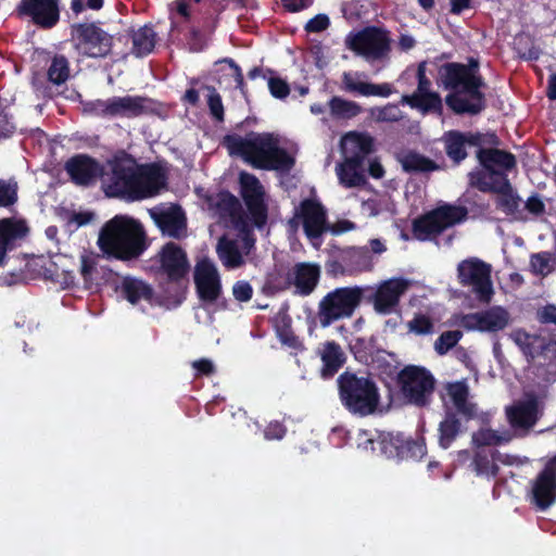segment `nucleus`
Masks as SVG:
<instances>
[{
    "label": "nucleus",
    "mask_w": 556,
    "mask_h": 556,
    "mask_svg": "<svg viewBox=\"0 0 556 556\" xmlns=\"http://www.w3.org/2000/svg\"><path fill=\"white\" fill-rule=\"evenodd\" d=\"M477 160L483 169L468 174L469 185L484 193H496V207L514 216L519 211L520 197L514 191L508 173L516 169V156L501 149H480Z\"/></svg>",
    "instance_id": "obj_1"
},
{
    "label": "nucleus",
    "mask_w": 556,
    "mask_h": 556,
    "mask_svg": "<svg viewBox=\"0 0 556 556\" xmlns=\"http://www.w3.org/2000/svg\"><path fill=\"white\" fill-rule=\"evenodd\" d=\"M222 146L230 156L241 157L257 169L289 172L294 165V159L279 147L278 139L270 132L250 131L244 137L228 134Z\"/></svg>",
    "instance_id": "obj_2"
},
{
    "label": "nucleus",
    "mask_w": 556,
    "mask_h": 556,
    "mask_svg": "<svg viewBox=\"0 0 556 556\" xmlns=\"http://www.w3.org/2000/svg\"><path fill=\"white\" fill-rule=\"evenodd\" d=\"M439 81L451 92L445 103L455 114L478 115L486 108L485 94L481 88L485 86L481 75H473L464 63L448 62L439 68Z\"/></svg>",
    "instance_id": "obj_3"
},
{
    "label": "nucleus",
    "mask_w": 556,
    "mask_h": 556,
    "mask_svg": "<svg viewBox=\"0 0 556 556\" xmlns=\"http://www.w3.org/2000/svg\"><path fill=\"white\" fill-rule=\"evenodd\" d=\"M97 244L105 255L121 261L138 258L148 248L142 224L127 215H115L108 220Z\"/></svg>",
    "instance_id": "obj_4"
},
{
    "label": "nucleus",
    "mask_w": 556,
    "mask_h": 556,
    "mask_svg": "<svg viewBox=\"0 0 556 556\" xmlns=\"http://www.w3.org/2000/svg\"><path fill=\"white\" fill-rule=\"evenodd\" d=\"M446 393L452 403L444 404V417L438 427L439 446L447 450L465 431L463 422H468L478 416L477 404L469 400V387L466 381H455L446 384Z\"/></svg>",
    "instance_id": "obj_5"
},
{
    "label": "nucleus",
    "mask_w": 556,
    "mask_h": 556,
    "mask_svg": "<svg viewBox=\"0 0 556 556\" xmlns=\"http://www.w3.org/2000/svg\"><path fill=\"white\" fill-rule=\"evenodd\" d=\"M337 386L340 402L351 415L364 418L378 412L381 396L369 375L345 370L337 378Z\"/></svg>",
    "instance_id": "obj_6"
},
{
    "label": "nucleus",
    "mask_w": 556,
    "mask_h": 556,
    "mask_svg": "<svg viewBox=\"0 0 556 556\" xmlns=\"http://www.w3.org/2000/svg\"><path fill=\"white\" fill-rule=\"evenodd\" d=\"M364 298V289L358 286L341 287L328 292L318 304V319L321 327L351 318Z\"/></svg>",
    "instance_id": "obj_7"
},
{
    "label": "nucleus",
    "mask_w": 556,
    "mask_h": 556,
    "mask_svg": "<svg viewBox=\"0 0 556 556\" xmlns=\"http://www.w3.org/2000/svg\"><path fill=\"white\" fill-rule=\"evenodd\" d=\"M71 41L78 55L90 59H104L113 48V36L94 22L73 24Z\"/></svg>",
    "instance_id": "obj_8"
},
{
    "label": "nucleus",
    "mask_w": 556,
    "mask_h": 556,
    "mask_svg": "<svg viewBox=\"0 0 556 556\" xmlns=\"http://www.w3.org/2000/svg\"><path fill=\"white\" fill-rule=\"evenodd\" d=\"M396 384L409 403L418 407H425L430 402L435 380L427 368L417 365H406L397 372Z\"/></svg>",
    "instance_id": "obj_9"
},
{
    "label": "nucleus",
    "mask_w": 556,
    "mask_h": 556,
    "mask_svg": "<svg viewBox=\"0 0 556 556\" xmlns=\"http://www.w3.org/2000/svg\"><path fill=\"white\" fill-rule=\"evenodd\" d=\"M491 274V264L478 257H468L457 265L459 285L471 288L476 299L485 304L491 302L494 294Z\"/></svg>",
    "instance_id": "obj_10"
},
{
    "label": "nucleus",
    "mask_w": 556,
    "mask_h": 556,
    "mask_svg": "<svg viewBox=\"0 0 556 556\" xmlns=\"http://www.w3.org/2000/svg\"><path fill=\"white\" fill-rule=\"evenodd\" d=\"M137 164L127 159L110 162V173L103 175V190L109 198L135 201Z\"/></svg>",
    "instance_id": "obj_11"
},
{
    "label": "nucleus",
    "mask_w": 556,
    "mask_h": 556,
    "mask_svg": "<svg viewBox=\"0 0 556 556\" xmlns=\"http://www.w3.org/2000/svg\"><path fill=\"white\" fill-rule=\"evenodd\" d=\"M444 151L454 166H459L467 157V147L484 149V144L497 143L495 134H482L480 131H460L456 129L445 131L441 137Z\"/></svg>",
    "instance_id": "obj_12"
},
{
    "label": "nucleus",
    "mask_w": 556,
    "mask_h": 556,
    "mask_svg": "<svg viewBox=\"0 0 556 556\" xmlns=\"http://www.w3.org/2000/svg\"><path fill=\"white\" fill-rule=\"evenodd\" d=\"M389 31L377 26H367L346 37L350 50L367 60H380L390 52Z\"/></svg>",
    "instance_id": "obj_13"
},
{
    "label": "nucleus",
    "mask_w": 556,
    "mask_h": 556,
    "mask_svg": "<svg viewBox=\"0 0 556 556\" xmlns=\"http://www.w3.org/2000/svg\"><path fill=\"white\" fill-rule=\"evenodd\" d=\"M303 226V231L312 245L319 249L323 243V235L328 231L327 210L316 199L301 201L295 214Z\"/></svg>",
    "instance_id": "obj_14"
},
{
    "label": "nucleus",
    "mask_w": 556,
    "mask_h": 556,
    "mask_svg": "<svg viewBox=\"0 0 556 556\" xmlns=\"http://www.w3.org/2000/svg\"><path fill=\"white\" fill-rule=\"evenodd\" d=\"M371 450H379L380 454L389 459L403 460L420 458L426 452V446L415 440H404L400 435L379 433L377 439H368Z\"/></svg>",
    "instance_id": "obj_15"
},
{
    "label": "nucleus",
    "mask_w": 556,
    "mask_h": 556,
    "mask_svg": "<svg viewBox=\"0 0 556 556\" xmlns=\"http://www.w3.org/2000/svg\"><path fill=\"white\" fill-rule=\"evenodd\" d=\"M240 194L244 201L252 223L262 228L268 218V207L265 203V192L260 180L252 174H240Z\"/></svg>",
    "instance_id": "obj_16"
},
{
    "label": "nucleus",
    "mask_w": 556,
    "mask_h": 556,
    "mask_svg": "<svg viewBox=\"0 0 556 556\" xmlns=\"http://www.w3.org/2000/svg\"><path fill=\"white\" fill-rule=\"evenodd\" d=\"M198 298L204 303H214L222 294V280L214 262L208 257L199 260L193 270Z\"/></svg>",
    "instance_id": "obj_17"
},
{
    "label": "nucleus",
    "mask_w": 556,
    "mask_h": 556,
    "mask_svg": "<svg viewBox=\"0 0 556 556\" xmlns=\"http://www.w3.org/2000/svg\"><path fill=\"white\" fill-rule=\"evenodd\" d=\"M528 500L540 511L556 502V458L548 460L532 481Z\"/></svg>",
    "instance_id": "obj_18"
},
{
    "label": "nucleus",
    "mask_w": 556,
    "mask_h": 556,
    "mask_svg": "<svg viewBox=\"0 0 556 556\" xmlns=\"http://www.w3.org/2000/svg\"><path fill=\"white\" fill-rule=\"evenodd\" d=\"M510 323L508 311L502 306L465 314L460 318V326L467 331L495 333L504 330Z\"/></svg>",
    "instance_id": "obj_19"
},
{
    "label": "nucleus",
    "mask_w": 556,
    "mask_h": 556,
    "mask_svg": "<svg viewBox=\"0 0 556 556\" xmlns=\"http://www.w3.org/2000/svg\"><path fill=\"white\" fill-rule=\"evenodd\" d=\"M135 201L156 197L167 188V174L156 164L137 165Z\"/></svg>",
    "instance_id": "obj_20"
},
{
    "label": "nucleus",
    "mask_w": 556,
    "mask_h": 556,
    "mask_svg": "<svg viewBox=\"0 0 556 556\" xmlns=\"http://www.w3.org/2000/svg\"><path fill=\"white\" fill-rule=\"evenodd\" d=\"M157 258L160 271L166 275L170 282L184 280L190 270L186 251L175 242L165 243L157 253Z\"/></svg>",
    "instance_id": "obj_21"
},
{
    "label": "nucleus",
    "mask_w": 556,
    "mask_h": 556,
    "mask_svg": "<svg viewBox=\"0 0 556 556\" xmlns=\"http://www.w3.org/2000/svg\"><path fill=\"white\" fill-rule=\"evenodd\" d=\"M17 12L42 29H51L60 21L59 0H21Z\"/></svg>",
    "instance_id": "obj_22"
},
{
    "label": "nucleus",
    "mask_w": 556,
    "mask_h": 556,
    "mask_svg": "<svg viewBox=\"0 0 556 556\" xmlns=\"http://www.w3.org/2000/svg\"><path fill=\"white\" fill-rule=\"evenodd\" d=\"M64 169L77 186H90L98 177H103L104 169L99 161L88 154H75L70 157Z\"/></svg>",
    "instance_id": "obj_23"
},
{
    "label": "nucleus",
    "mask_w": 556,
    "mask_h": 556,
    "mask_svg": "<svg viewBox=\"0 0 556 556\" xmlns=\"http://www.w3.org/2000/svg\"><path fill=\"white\" fill-rule=\"evenodd\" d=\"M408 286V281L403 278H391L380 283L372 296L375 311L382 315L394 312Z\"/></svg>",
    "instance_id": "obj_24"
},
{
    "label": "nucleus",
    "mask_w": 556,
    "mask_h": 556,
    "mask_svg": "<svg viewBox=\"0 0 556 556\" xmlns=\"http://www.w3.org/2000/svg\"><path fill=\"white\" fill-rule=\"evenodd\" d=\"M506 417L514 429L528 430L539 420V401L534 394L506 407Z\"/></svg>",
    "instance_id": "obj_25"
},
{
    "label": "nucleus",
    "mask_w": 556,
    "mask_h": 556,
    "mask_svg": "<svg viewBox=\"0 0 556 556\" xmlns=\"http://www.w3.org/2000/svg\"><path fill=\"white\" fill-rule=\"evenodd\" d=\"M28 231L24 219L14 217L0 219V267L7 263V253L15 249L16 242L23 240Z\"/></svg>",
    "instance_id": "obj_26"
},
{
    "label": "nucleus",
    "mask_w": 556,
    "mask_h": 556,
    "mask_svg": "<svg viewBox=\"0 0 556 556\" xmlns=\"http://www.w3.org/2000/svg\"><path fill=\"white\" fill-rule=\"evenodd\" d=\"M151 217L164 235L180 238L187 227L186 215L179 205H174L161 212L151 211Z\"/></svg>",
    "instance_id": "obj_27"
},
{
    "label": "nucleus",
    "mask_w": 556,
    "mask_h": 556,
    "mask_svg": "<svg viewBox=\"0 0 556 556\" xmlns=\"http://www.w3.org/2000/svg\"><path fill=\"white\" fill-rule=\"evenodd\" d=\"M154 102L140 96L112 97L113 117H137L153 112Z\"/></svg>",
    "instance_id": "obj_28"
},
{
    "label": "nucleus",
    "mask_w": 556,
    "mask_h": 556,
    "mask_svg": "<svg viewBox=\"0 0 556 556\" xmlns=\"http://www.w3.org/2000/svg\"><path fill=\"white\" fill-rule=\"evenodd\" d=\"M362 74L344 72L342 75L343 89L349 92H356L364 97H382L388 98L393 93V87L389 83L372 84L367 81L356 80Z\"/></svg>",
    "instance_id": "obj_29"
},
{
    "label": "nucleus",
    "mask_w": 556,
    "mask_h": 556,
    "mask_svg": "<svg viewBox=\"0 0 556 556\" xmlns=\"http://www.w3.org/2000/svg\"><path fill=\"white\" fill-rule=\"evenodd\" d=\"M344 157H358L364 163L365 159L374 152V138L364 132L351 131L341 140Z\"/></svg>",
    "instance_id": "obj_30"
},
{
    "label": "nucleus",
    "mask_w": 556,
    "mask_h": 556,
    "mask_svg": "<svg viewBox=\"0 0 556 556\" xmlns=\"http://www.w3.org/2000/svg\"><path fill=\"white\" fill-rule=\"evenodd\" d=\"M510 339L521 350L527 358L534 359L544 354L552 342L536 334H530L523 329H516L509 334Z\"/></svg>",
    "instance_id": "obj_31"
},
{
    "label": "nucleus",
    "mask_w": 556,
    "mask_h": 556,
    "mask_svg": "<svg viewBox=\"0 0 556 556\" xmlns=\"http://www.w3.org/2000/svg\"><path fill=\"white\" fill-rule=\"evenodd\" d=\"M293 274V285L296 288V292L302 296H307L315 290L318 283L320 269L315 264L300 263L295 265Z\"/></svg>",
    "instance_id": "obj_32"
},
{
    "label": "nucleus",
    "mask_w": 556,
    "mask_h": 556,
    "mask_svg": "<svg viewBox=\"0 0 556 556\" xmlns=\"http://www.w3.org/2000/svg\"><path fill=\"white\" fill-rule=\"evenodd\" d=\"M442 232L467 220L468 208L464 205L442 203L431 210Z\"/></svg>",
    "instance_id": "obj_33"
},
{
    "label": "nucleus",
    "mask_w": 556,
    "mask_h": 556,
    "mask_svg": "<svg viewBox=\"0 0 556 556\" xmlns=\"http://www.w3.org/2000/svg\"><path fill=\"white\" fill-rule=\"evenodd\" d=\"M216 254L226 269H236L243 266L245 263L238 242L226 236L218 239Z\"/></svg>",
    "instance_id": "obj_34"
},
{
    "label": "nucleus",
    "mask_w": 556,
    "mask_h": 556,
    "mask_svg": "<svg viewBox=\"0 0 556 556\" xmlns=\"http://www.w3.org/2000/svg\"><path fill=\"white\" fill-rule=\"evenodd\" d=\"M399 162L403 170L408 174L431 173L441 168L433 160L413 150L399 154Z\"/></svg>",
    "instance_id": "obj_35"
},
{
    "label": "nucleus",
    "mask_w": 556,
    "mask_h": 556,
    "mask_svg": "<svg viewBox=\"0 0 556 556\" xmlns=\"http://www.w3.org/2000/svg\"><path fill=\"white\" fill-rule=\"evenodd\" d=\"M121 293L131 304H137L141 300L151 303L153 300L154 290L143 280L132 277H125L121 283Z\"/></svg>",
    "instance_id": "obj_36"
},
{
    "label": "nucleus",
    "mask_w": 556,
    "mask_h": 556,
    "mask_svg": "<svg viewBox=\"0 0 556 556\" xmlns=\"http://www.w3.org/2000/svg\"><path fill=\"white\" fill-rule=\"evenodd\" d=\"M363 164L358 157H345L342 164H339L337 174L340 182L346 188L361 187L366 182L362 173Z\"/></svg>",
    "instance_id": "obj_37"
},
{
    "label": "nucleus",
    "mask_w": 556,
    "mask_h": 556,
    "mask_svg": "<svg viewBox=\"0 0 556 556\" xmlns=\"http://www.w3.org/2000/svg\"><path fill=\"white\" fill-rule=\"evenodd\" d=\"M321 377L332 378L345 363V355L339 343L329 341L324 345L321 354Z\"/></svg>",
    "instance_id": "obj_38"
},
{
    "label": "nucleus",
    "mask_w": 556,
    "mask_h": 556,
    "mask_svg": "<svg viewBox=\"0 0 556 556\" xmlns=\"http://www.w3.org/2000/svg\"><path fill=\"white\" fill-rule=\"evenodd\" d=\"M156 37L157 35L152 25L147 24L137 30H131L132 54L137 58L149 55L155 48Z\"/></svg>",
    "instance_id": "obj_39"
},
{
    "label": "nucleus",
    "mask_w": 556,
    "mask_h": 556,
    "mask_svg": "<svg viewBox=\"0 0 556 556\" xmlns=\"http://www.w3.org/2000/svg\"><path fill=\"white\" fill-rule=\"evenodd\" d=\"M222 217H228L235 224L243 223V210L239 199L227 190L217 193L213 203Z\"/></svg>",
    "instance_id": "obj_40"
},
{
    "label": "nucleus",
    "mask_w": 556,
    "mask_h": 556,
    "mask_svg": "<svg viewBox=\"0 0 556 556\" xmlns=\"http://www.w3.org/2000/svg\"><path fill=\"white\" fill-rule=\"evenodd\" d=\"M412 232L418 241H430L443 233L431 211L413 220Z\"/></svg>",
    "instance_id": "obj_41"
},
{
    "label": "nucleus",
    "mask_w": 556,
    "mask_h": 556,
    "mask_svg": "<svg viewBox=\"0 0 556 556\" xmlns=\"http://www.w3.org/2000/svg\"><path fill=\"white\" fill-rule=\"evenodd\" d=\"M402 101L410 108L419 109L424 112L441 110L442 108L441 97L437 92L405 94Z\"/></svg>",
    "instance_id": "obj_42"
},
{
    "label": "nucleus",
    "mask_w": 556,
    "mask_h": 556,
    "mask_svg": "<svg viewBox=\"0 0 556 556\" xmlns=\"http://www.w3.org/2000/svg\"><path fill=\"white\" fill-rule=\"evenodd\" d=\"M71 76L68 59L64 54H54L47 71L48 80L60 86L65 84Z\"/></svg>",
    "instance_id": "obj_43"
},
{
    "label": "nucleus",
    "mask_w": 556,
    "mask_h": 556,
    "mask_svg": "<svg viewBox=\"0 0 556 556\" xmlns=\"http://www.w3.org/2000/svg\"><path fill=\"white\" fill-rule=\"evenodd\" d=\"M497 454L498 452L491 454L484 451L476 452L472 465L477 475L495 478L500 471L498 466L495 464V456Z\"/></svg>",
    "instance_id": "obj_44"
},
{
    "label": "nucleus",
    "mask_w": 556,
    "mask_h": 556,
    "mask_svg": "<svg viewBox=\"0 0 556 556\" xmlns=\"http://www.w3.org/2000/svg\"><path fill=\"white\" fill-rule=\"evenodd\" d=\"M330 113L337 118H351L359 114L361 106L340 97H332L329 101Z\"/></svg>",
    "instance_id": "obj_45"
},
{
    "label": "nucleus",
    "mask_w": 556,
    "mask_h": 556,
    "mask_svg": "<svg viewBox=\"0 0 556 556\" xmlns=\"http://www.w3.org/2000/svg\"><path fill=\"white\" fill-rule=\"evenodd\" d=\"M83 113L96 117H113L112 98L83 101Z\"/></svg>",
    "instance_id": "obj_46"
},
{
    "label": "nucleus",
    "mask_w": 556,
    "mask_h": 556,
    "mask_svg": "<svg viewBox=\"0 0 556 556\" xmlns=\"http://www.w3.org/2000/svg\"><path fill=\"white\" fill-rule=\"evenodd\" d=\"M277 337L280 340L281 344L287 345L288 348L298 350L301 348V342L299 338L294 334L291 327V319L289 316H285L281 319V324L276 327Z\"/></svg>",
    "instance_id": "obj_47"
},
{
    "label": "nucleus",
    "mask_w": 556,
    "mask_h": 556,
    "mask_svg": "<svg viewBox=\"0 0 556 556\" xmlns=\"http://www.w3.org/2000/svg\"><path fill=\"white\" fill-rule=\"evenodd\" d=\"M463 332L459 330H447L442 332L434 342V350L439 355L446 354L462 339Z\"/></svg>",
    "instance_id": "obj_48"
},
{
    "label": "nucleus",
    "mask_w": 556,
    "mask_h": 556,
    "mask_svg": "<svg viewBox=\"0 0 556 556\" xmlns=\"http://www.w3.org/2000/svg\"><path fill=\"white\" fill-rule=\"evenodd\" d=\"M98 260L93 254L84 253L80 255V275L86 288H90L93 282V274L97 271Z\"/></svg>",
    "instance_id": "obj_49"
},
{
    "label": "nucleus",
    "mask_w": 556,
    "mask_h": 556,
    "mask_svg": "<svg viewBox=\"0 0 556 556\" xmlns=\"http://www.w3.org/2000/svg\"><path fill=\"white\" fill-rule=\"evenodd\" d=\"M506 441V439L492 429H480L472 435V442L477 446H493Z\"/></svg>",
    "instance_id": "obj_50"
},
{
    "label": "nucleus",
    "mask_w": 556,
    "mask_h": 556,
    "mask_svg": "<svg viewBox=\"0 0 556 556\" xmlns=\"http://www.w3.org/2000/svg\"><path fill=\"white\" fill-rule=\"evenodd\" d=\"M205 89L210 91L207 97V106L212 117L217 122H223L225 117V111L220 94L213 86H205Z\"/></svg>",
    "instance_id": "obj_51"
},
{
    "label": "nucleus",
    "mask_w": 556,
    "mask_h": 556,
    "mask_svg": "<svg viewBox=\"0 0 556 556\" xmlns=\"http://www.w3.org/2000/svg\"><path fill=\"white\" fill-rule=\"evenodd\" d=\"M17 201V186L0 179V207H9Z\"/></svg>",
    "instance_id": "obj_52"
},
{
    "label": "nucleus",
    "mask_w": 556,
    "mask_h": 556,
    "mask_svg": "<svg viewBox=\"0 0 556 556\" xmlns=\"http://www.w3.org/2000/svg\"><path fill=\"white\" fill-rule=\"evenodd\" d=\"M408 328L416 334H429L433 330V323L424 314H417L409 323Z\"/></svg>",
    "instance_id": "obj_53"
},
{
    "label": "nucleus",
    "mask_w": 556,
    "mask_h": 556,
    "mask_svg": "<svg viewBox=\"0 0 556 556\" xmlns=\"http://www.w3.org/2000/svg\"><path fill=\"white\" fill-rule=\"evenodd\" d=\"M549 262L548 252L535 253L531 256L530 266L535 274L545 275L549 271Z\"/></svg>",
    "instance_id": "obj_54"
},
{
    "label": "nucleus",
    "mask_w": 556,
    "mask_h": 556,
    "mask_svg": "<svg viewBox=\"0 0 556 556\" xmlns=\"http://www.w3.org/2000/svg\"><path fill=\"white\" fill-rule=\"evenodd\" d=\"M270 94L277 99H285L290 93L288 83L279 77H271L268 80Z\"/></svg>",
    "instance_id": "obj_55"
},
{
    "label": "nucleus",
    "mask_w": 556,
    "mask_h": 556,
    "mask_svg": "<svg viewBox=\"0 0 556 556\" xmlns=\"http://www.w3.org/2000/svg\"><path fill=\"white\" fill-rule=\"evenodd\" d=\"M233 298L239 302H249L253 296V288L245 280H239L232 286Z\"/></svg>",
    "instance_id": "obj_56"
},
{
    "label": "nucleus",
    "mask_w": 556,
    "mask_h": 556,
    "mask_svg": "<svg viewBox=\"0 0 556 556\" xmlns=\"http://www.w3.org/2000/svg\"><path fill=\"white\" fill-rule=\"evenodd\" d=\"M104 0H72L71 10L74 14L78 15L86 9L99 11L103 8Z\"/></svg>",
    "instance_id": "obj_57"
},
{
    "label": "nucleus",
    "mask_w": 556,
    "mask_h": 556,
    "mask_svg": "<svg viewBox=\"0 0 556 556\" xmlns=\"http://www.w3.org/2000/svg\"><path fill=\"white\" fill-rule=\"evenodd\" d=\"M330 25V20L326 14H317L305 24L304 29L307 33H320L326 30Z\"/></svg>",
    "instance_id": "obj_58"
},
{
    "label": "nucleus",
    "mask_w": 556,
    "mask_h": 556,
    "mask_svg": "<svg viewBox=\"0 0 556 556\" xmlns=\"http://www.w3.org/2000/svg\"><path fill=\"white\" fill-rule=\"evenodd\" d=\"M187 43L189 46L190 51L192 52H201L206 47L205 37L197 28L190 29L189 36L187 38Z\"/></svg>",
    "instance_id": "obj_59"
},
{
    "label": "nucleus",
    "mask_w": 556,
    "mask_h": 556,
    "mask_svg": "<svg viewBox=\"0 0 556 556\" xmlns=\"http://www.w3.org/2000/svg\"><path fill=\"white\" fill-rule=\"evenodd\" d=\"M287 428L280 421H271L265 428L264 434L268 440H280L286 435Z\"/></svg>",
    "instance_id": "obj_60"
},
{
    "label": "nucleus",
    "mask_w": 556,
    "mask_h": 556,
    "mask_svg": "<svg viewBox=\"0 0 556 556\" xmlns=\"http://www.w3.org/2000/svg\"><path fill=\"white\" fill-rule=\"evenodd\" d=\"M536 319L541 324H554L556 325V305L547 304L536 312Z\"/></svg>",
    "instance_id": "obj_61"
},
{
    "label": "nucleus",
    "mask_w": 556,
    "mask_h": 556,
    "mask_svg": "<svg viewBox=\"0 0 556 556\" xmlns=\"http://www.w3.org/2000/svg\"><path fill=\"white\" fill-rule=\"evenodd\" d=\"M417 79H418V86L417 90L414 93H424V92H431V81L426 75V63L421 62L419 63L417 67Z\"/></svg>",
    "instance_id": "obj_62"
},
{
    "label": "nucleus",
    "mask_w": 556,
    "mask_h": 556,
    "mask_svg": "<svg viewBox=\"0 0 556 556\" xmlns=\"http://www.w3.org/2000/svg\"><path fill=\"white\" fill-rule=\"evenodd\" d=\"M220 62L228 64V66L232 71V77L235 79L236 87L240 90H243L245 87V83L241 67L231 58H225Z\"/></svg>",
    "instance_id": "obj_63"
},
{
    "label": "nucleus",
    "mask_w": 556,
    "mask_h": 556,
    "mask_svg": "<svg viewBox=\"0 0 556 556\" xmlns=\"http://www.w3.org/2000/svg\"><path fill=\"white\" fill-rule=\"evenodd\" d=\"M192 367L197 371V376H211L215 371L214 364L207 358H200L192 363Z\"/></svg>",
    "instance_id": "obj_64"
}]
</instances>
